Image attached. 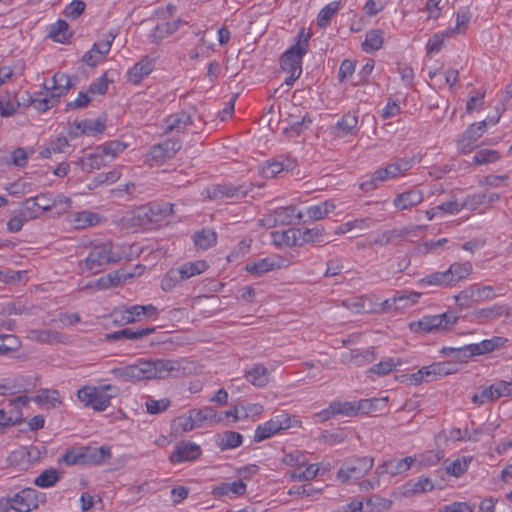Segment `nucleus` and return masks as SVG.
I'll return each mask as SVG.
<instances>
[{"mask_svg": "<svg viewBox=\"0 0 512 512\" xmlns=\"http://www.w3.org/2000/svg\"><path fill=\"white\" fill-rule=\"evenodd\" d=\"M311 33L304 28L297 36V41L292 45L281 58V68L288 74L285 79L287 85H292L302 73V59L307 52Z\"/></svg>", "mask_w": 512, "mask_h": 512, "instance_id": "obj_1", "label": "nucleus"}, {"mask_svg": "<svg viewBox=\"0 0 512 512\" xmlns=\"http://www.w3.org/2000/svg\"><path fill=\"white\" fill-rule=\"evenodd\" d=\"M127 256L125 250L111 242L94 246L84 260L87 271L93 274L101 272L105 266L116 264Z\"/></svg>", "mask_w": 512, "mask_h": 512, "instance_id": "obj_2", "label": "nucleus"}, {"mask_svg": "<svg viewBox=\"0 0 512 512\" xmlns=\"http://www.w3.org/2000/svg\"><path fill=\"white\" fill-rule=\"evenodd\" d=\"M419 161L416 156L402 157L395 162L376 170L370 180L360 184L364 191L375 189L379 183L404 177L407 172Z\"/></svg>", "mask_w": 512, "mask_h": 512, "instance_id": "obj_3", "label": "nucleus"}, {"mask_svg": "<svg viewBox=\"0 0 512 512\" xmlns=\"http://www.w3.org/2000/svg\"><path fill=\"white\" fill-rule=\"evenodd\" d=\"M301 421L285 411L273 416L268 421L257 426L254 432V440L261 442L284 430L301 427Z\"/></svg>", "mask_w": 512, "mask_h": 512, "instance_id": "obj_4", "label": "nucleus"}, {"mask_svg": "<svg viewBox=\"0 0 512 512\" xmlns=\"http://www.w3.org/2000/svg\"><path fill=\"white\" fill-rule=\"evenodd\" d=\"M472 271L470 262L454 263L447 270L434 272L419 280L421 286H449L465 279Z\"/></svg>", "mask_w": 512, "mask_h": 512, "instance_id": "obj_5", "label": "nucleus"}, {"mask_svg": "<svg viewBox=\"0 0 512 512\" xmlns=\"http://www.w3.org/2000/svg\"><path fill=\"white\" fill-rule=\"evenodd\" d=\"M46 500L45 495L33 488H24L12 497L0 499V507L3 510L13 509L17 512H29L36 509L40 503Z\"/></svg>", "mask_w": 512, "mask_h": 512, "instance_id": "obj_6", "label": "nucleus"}, {"mask_svg": "<svg viewBox=\"0 0 512 512\" xmlns=\"http://www.w3.org/2000/svg\"><path fill=\"white\" fill-rule=\"evenodd\" d=\"M115 376L124 381H141L156 378L158 374L157 362L139 361L134 365H127L113 370Z\"/></svg>", "mask_w": 512, "mask_h": 512, "instance_id": "obj_7", "label": "nucleus"}, {"mask_svg": "<svg viewBox=\"0 0 512 512\" xmlns=\"http://www.w3.org/2000/svg\"><path fill=\"white\" fill-rule=\"evenodd\" d=\"M455 321L456 318L450 313L425 316L418 321L410 323V329L420 333H429L432 331L445 332L455 324Z\"/></svg>", "mask_w": 512, "mask_h": 512, "instance_id": "obj_8", "label": "nucleus"}, {"mask_svg": "<svg viewBox=\"0 0 512 512\" xmlns=\"http://www.w3.org/2000/svg\"><path fill=\"white\" fill-rule=\"evenodd\" d=\"M110 388V385L102 388L85 386L77 391V397L85 406H90L96 411H104L110 405L111 395L106 393Z\"/></svg>", "mask_w": 512, "mask_h": 512, "instance_id": "obj_9", "label": "nucleus"}, {"mask_svg": "<svg viewBox=\"0 0 512 512\" xmlns=\"http://www.w3.org/2000/svg\"><path fill=\"white\" fill-rule=\"evenodd\" d=\"M507 339L494 336L490 339H484L478 343L468 344L459 348H443L442 352L446 354L448 351H459L463 352L466 356H478L493 352L494 350L504 346Z\"/></svg>", "mask_w": 512, "mask_h": 512, "instance_id": "obj_10", "label": "nucleus"}, {"mask_svg": "<svg viewBox=\"0 0 512 512\" xmlns=\"http://www.w3.org/2000/svg\"><path fill=\"white\" fill-rule=\"evenodd\" d=\"M373 462V459L370 457H361L349 461L339 469L337 477L343 482L350 479H357L373 467Z\"/></svg>", "mask_w": 512, "mask_h": 512, "instance_id": "obj_11", "label": "nucleus"}, {"mask_svg": "<svg viewBox=\"0 0 512 512\" xmlns=\"http://www.w3.org/2000/svg\"><path fill=\"white\" fill-rule=\"evenodd\" d=\"M297 233L301 235L303 241L305 242H318L322 236V233L319 229H304V230H294L287 229L282 231L281 233H274V241L279 245H296L297 243Z\"/></svg>", "mask_w": 512, "mask_h": 512, "instance_id": "obj_12", "label": "nucleus"}, {"mask_svg": "<svg viewBox=\"0 0 512 512\" xmlns=\"http://www.w3.org/2000/svg\"><path fill=\"white\" fill-rule=\"evenodd\" d=\"M157 60L158 56L156 54L142 57L127 71V82L133 85L140 84L154 70Z\"/></svg>", "mask_w": 512, "mask_h": 512, "instance_id": "obj_13", "label": "nucleus"}, {"mask_svg": "<svg viewBox=\"0 0 512 512\" xmlns=\"http://www.w3.org/2000/svg\"><path fill=\"white\" fill-rule=\"evenodd\" d=\"M201 447L191 441H180L174 445L169 459L173 464L194 461L201 456Z\"/></svg>", "mask_w": 512, "mask_h": 512, "instance_id": "obj_14", "label": "nucleus"}, {"mask_svg": "<svg viewBox=\"0 0 512 512\" xmlns=\"http://www.w3.org/2000/svg\"><path fill=\"white\" fill-rule=\"evenodd\" d=\"M512 396V381H498L473 396L475 403L483 404L501 397Z\"/></svg>", "mask_w": 512, "mask_h": 512, "instance_id": "obj_15", "label": "nucleus"}, {"mask_svg": "<svg viewBox=\"0 0 512 512\" xmlns=\"http://www.w3.org/2000/svg\"><path fill=\"white\" fill-rule=\"evenodd\" d=\"M416 463V457L408 456L402 459L393 458L385 461L379 466L376 472L379 475L387 474L390 476H396L403 474L409 470Z\"/></svg>", "mask_w": 512, "mask_h": 512, "instance_id": "obj_16", "label": "nucleus"}, {"mask_svg": "<svg viewBox=\"0 0 512 512\" xmlns=\"http://www.w3.org/2000/svg\"><path fill=\"white\" fill-rule=\"evenodd\" d=\"M421 294L418 292L404 290L397 292L393 297L382 302V310L395 307L396 309H405L418 302Z\"/></svg>", "mask_w": 512, "mask_h": 512, "instance_id": "obj_17", "label": "nucleus"}, {"mask_svg": "<svg viewBox=\"0 0 512 512\" xmlns=\"http://www.w3.org/2000/svg\"><path fill=\"white\" fill-rule=\"evenodd\" d=\"M247 490V484L243 480L232 482H221L212 488V494L215 497H226L234 499L242 496Z\"/></svg>", "mask_w": 512, "mask_h": 512, "instance_id": "obj_18", "label": "nucleus"}, {"mask_svg": "<svg viewBox=\"0 0 512 512\" xmlns=\"http://www.w3.org/2000/svg\"><path fill=\"white\" fill-rule=\"evenodd\" d=\"M190 122L189 114L184 111L177 112L165 118L162 123V134H171L172 137H175V135L182 132Z\"/></svg>", "mask_w": 512, "mask_h": 512, "instance_id": "obj_19", "label": "nucleus"}, {"mask_svg": "<svg viewBox=\"0 0 512 512\" xmlns=\"http://www.w3.org/2000/svg\"><path fill=\"white\" fill-rule=\"evenodd\" d=\"M284 266V260L279 256H268L246 265L245 269L251 274H263Z\"/></svg>", "mask_w": 512, "mask_h": 512, "instance_id": "obj_20", "label": "nucleus"}, {"mask_svg": "<svg viewBox=\"0 0 512 512\" xmlns=\"http://www.w3.org/2000/svg\"><path fill=\"white\" fill-rule=\"evenodd\" d=\"M424 200L423 192L417 189H411L397 194L393 200V205L397 210H407L417 206Z\"/></svg>", "mask_w": 512, "mask_h": 512, "instance_id": "obj_21", "label": "nucleus"}, {"mask_svg": "<svg viewBox=\"0 0 512 512\" xmlns=\"http://www.w3.org/2000/svg\"><path fill=\"white\" fill-rule=\"evenodd\" d=\"M158 212L149 205H142L133 211L131 222L133 226L148 229L157 221Z\"/></svg>", "mask_w": 512, "mask_h": 512, "instance_id": "obj_22", "label": "nucleus"}, {"mask_svg": "<svg viewBox=\"0 0 512 512\" xmlns=\"http://www.w3.org/2000/svg\"><path fill=\"white\" fill-rule=\"evenodd\" d=\"M107 158L108 157L103 153V151L97 147L94 153H90L86 157L79 158L76 164L83 170L92 172L93 170H99L106 166L109 162Z\"/></svg>", "mask_w": 512, "mask_h": 512, "instance_id": "obj_23", "label": "nucleus"}, {"mask_svg": "<svg viewBox=\"0 0 512 512\" xmlns=\"http://www.w3.org/2000/svg\"><path fill=\"white\" fill-rule=\"evenodd\" d=\"M424 378H426V382L435 381L439 378L447 376L449 374H453L456 372V368L450 362H436L431 365L424 366Z\"/></svg>", "mask_w": 512, "mask_h": 512, "instance_id": "obj_24", "label": "nucleus"}, {"mask_svg": "<svg viewBox=\"0 0 512 512\" xmlns=\"http://www.w3.org/2000/svg\"><path fill=\"white\" fill-rule=\"evenodd\" d=\"M155 331V328H124L119 331L106 334V339L109 341H118L122 339L138 340L145 336L150 335Z\"/></svg>", "mask_w": 512, "mask_h": 512, "instance_id": "obj_25", "label": "nucleus"}, {"mask_svg": "<svg viewBox=\"0 0 512 512\" xmlns=\"http://www.w3.org/2000/svg\"><path fill=\"white\" fill-rule=\"evenodd\" d=\"M84 464L99 465L111 457V449L107 446L82 447Z\"/></svg>", "mask_w": 512, "mask_h": 512, "instance_id": "obj_26", "label": "nucleus"}, {"mask_svg": "<svg viewBox=\"0 0 512 512\" xmlns=\"http://www.w3.org/2000/svg\"><path fill=\"white\" fill-rule=\"evenodd\" d=\"M21 108V102L17 93L3 92L0 94V115L2 117H9Z\"/></svg>", "mask_w": 512, "mask_h": 512, "instance_id": "obj_27", "label": "nucleus"}, {"mask_svg": "<svg viewBox=\"0 0 512 512\" xmlns=\"http://www.w3.org/2000/svg\"><path fill=\"white\" fill-rule=\"evenodd\" d=\"M337 207V203L335 200L330 199L323 202H320L315 205H311L306 208L305 215L310 220H321L332 213Z\"/></svg>", "mask_w": 512, "mask_h": 512, "instance_id": "obj_28", "label": "nucleus"}, {"mask_svg": "<svg viewBox=\"0 0 512 512\" xmlns=\"http://www.w3.org/2000/svg\"><path fill=\"white\" fill-rule=\"evenodd\" d=\"M434 483L428 477H420L417 481H409L402 486V494L405 497L432 491Z\"/></svg>", "mask_w": 512, "mask_h": 512, "instance_id": "obj_29", "label": "nucleus"}, {"mask_svg": "<svg viewBox=\"0 0 512 512\" xmlns=\"http://www.w3.org/2000/svg\"><path fill=\"white\" fill-rule=\"evenodd\" d=\"M199 427L200 425L195 415V410L178 416L172 421V430L175 433L189 432Z\"/></svg>", "mask_w": 512, "mask_h": 512, "instance_id": "obj_30", "label": "nucleus"}, {"mask_svg": "<svg viewBox=\"0 0 512 512\" xmlns=\"http://www.w3.org/2000/svg\"><path fill=\"white\" fill-rule=\"evenodd\" d=\"M384 44V31L381 29H371L366 32L365 39L361 44V49L366 53H372L382 48Z\"/></svg>", "mask_w": 512, "mask_h": 512, "instance_id": "obj_31", "label": "nucleus"}, {"mask_svg": "<svg viewBox=\"0 0 512 512\" xmlns=\"http://www.w3.org/2000/svg\"><path fill=\"white\" fill-rule=\"evenodd\" d=\"M44 88L46 90H52V98L59 99L61 96L65 95L68 90L71 88V79L69 75L65 73H55L52 77V86H46L44 84Z\"/></svg>", "mask_w": 512, "mask_h": 512, "instance_id": "obj_32", "label": "nucleus"}, {"mask_svg": "<svg viewBox=\"0 0 512 512\" xmlns=\"http://www.w3.org/2000/svg\"><path fill=\"white\" fill-rule=\"evenodd\" d=\"M30 338L47 344L66 343L68 336L55 330H32Z\"/></svg>", "mask_w": 512, "mask_h": 512, "instance_id": "obj_33", "label": "nucleus"}, {"mask_svg": "<svg viewBox=\"0 0 512 512\" xmlns=\"http://www.w3.org/2000/svg\"><path fill=\"white\" fill-rule=\"evenodd\" d=\"M76 131L74 132V137H77L82 134L86 135H96L98 133H103L106 126L103 121L100 119L97 120H82L74 123Z\"/></svg>", "mask_w": 512, "mask_h": 512, "instance_id": "obj_34", "label": "nucleus"}, {"mask_svg": "<svg viewBox=\"0 0 512 512\" xmlns=\"http://www.w3.org/2000/svg\"><path fill=\"white\" fill-rule=\"evenodd\" d=\"M193 241L198 249L207 250L216 244L217 234L211 229H201L194 233Z\"/></svg>", "mask_w": 512, "mask_h": 512, "instance_id": "obj_35", "label": "nucleus"}, {"mask_svg": "<svg viewBox=\"0 0 512 512\" xmlns=\"http://www.w3.org/2000/svg\"><path fill=\"white\" fill-rule=\"evenodd\" d=\"M247 380L254 386L263 387L269 381V373L266 367L261 364H255L246 371Z\"/></svg>", "mask_w": 512, "mask_h": 512, "instance_id": "obj_36", "label": "nucleus"}, {"mask_svg": "<svg viewBox=\"0 0 512 512\" xmlns=\"http://www.w3.org/2000/svg\"><path fill=\"white\" fill-rule=\"evenodd\" d=\"M38 453L36 448H20L10 453L8 460L13 465H30L36 457L34 454Z\"/></svg>", "mask_w": 512, "mask_h": 512, "instance_id": "obj_37", "label": "nucleus"}, {"mask_svg": "<svg viewBox=\"0 0 512 512\" xmlns=\"http://www.w3.org/2000/svg\"><path fill=\"white\" fill-rule=\"evenodd\" d=\"M303 217V214L292 206L284 207L276 211L273 224L289 225Z\"/></svg>", "mask_w": 512, "mask_h": 512, "instance_id": "obj_38", "label": "nucleus"}, {"mask_svg": "<svg viewBox=\"0 0 512 512\" xmlns=\"http://www.w3.org/2000/svg\"><path fill=\"white\" fill-rule=\"evenodd\" d=\"M195 415L200 427L212 424H222L221 412H217L211 407H204L202 409L195 410Z\"/></svg>", "mask_w": 512, "mask_h": 512, "instance_id": "obj_39", "label": "nucleus"}, {"mask_svg": "<svg viewBox=\"0 0 512 512\" xmlns=\"http://www.w3.org/2000/svg\"><path fill=\"white\" fill-rule=\"evenodd\" d=\"M319 472L318 464H305L301 469H294L288 477L293 481H309L314 479Z\"/></svg>", "mask_w": 512, "mask_h": 512, "instance_id": "obj_40", "label": "nucleus"}, {"mask_svg": "<svg viewBox=\"0 0 512 512\" xmlns=\"http://www.w3.org/2000/svg\"><path fill=\"white\" fill-rule=\"evenodd\" d=\"M60 479V472L55 468H50L44 470L38 477H36L34 484L41 488H48L54 486Z\"/></svg>", "mask_w": 512, "mask_h": 512, "instance_id": "obj_41", "label": "nucleus"}, {"mask_svg": "<svg viewBox=\"0 0 512 512\" xmlns=\"http://www.w3.org/2000/svg\"><path fill=\"white\" fill-rule=\"evenodd\" d=\"M404 362L401 358L387 357L380 361L379 363L373 365L370 371L377 375H386L389 372L396 369L398 366H401Z\"/></svg>", "mask_w": 512, "mask_h": 512, "instance_id": "obj_42", "label": "nucleus"}, {"mask_svg": "<svg viewBox=\"0 0 512 512\" xmlns=\"http://www.w3.org/2000/svg\"><path fill=\"white\" fill-rule=\"evenodd\" d=\"M453 35V30L452 29H447V30H444V31H441V32H438V33H435L434 35H432L428 41H427V44H426V50L428 53L430 54H435V53H438L443 44H444V41L451 37Z\"/></svg>", "mask_w": 512, "mask_h": 512, "instance_id": "obj_43", "label": "nucleus"}, {"mask_svg": "<svg viewBox=\"0 0 512 512\" xmlns=\"http://www.w3.org/2000/svg\"><path fill=\"white\" fill-rule=\"evenodd\" d=\"M208 265L203 260H197L183 264L178 272L182 279H188L195 275L203 273L207 269Z\"/></svg>", "mask_w": 512, "mask_h": 512, "instance_id": "obj_44", "label": "nucleus"}, {"mask_svg": "<svg viewBox=\"0 0 512 512\" xmlns=\"http://www.w3.org/2000/svg\"><path fill=\"white\" fill-rule=\"evenodd\" d=\"M50 37L59 43H65L71 36L69 32V25L64 20H58L55 24L50 27Z\"/></svg>", "mask_w": 512, "mask_h": 512, "instance_id": "obj_45", "label": "nucleus"}, {"mask_svg": "<svg viewBox=\"0 0 512 512\" xmlns=\"http://www.w3.org/2000/svg\"><path fill=\"white\" fill-rule=\"evenodd\" d=\"M357 123L358 119L355 115L346 114L336 123L335 134L340 137L346 136L353 131Z\"/></svg>", "mask_w": 512, "mask_h": 512, "instance_id": "obj_46", "label": "nucleus"}, {"mask_svg": "<svg viewBox=\"0 0 512 512\" xmlns=\"http://www.w3.org/2000/svg\"><path fill=\"white\" fill-rule=\"evenodd\" d=\"M36 401L41 404H47L51 408L58 407L62 404L60 393L54 389H41L38 391Z\"/></svg>", "mask_w": 512, "mask_h": 512, "instance_id": "obj_47", "label": "nucleus"}, {"mask_svg": "<svg viewBox=\"0 0 512 512\" xmlns=\"http://www.w3.org/2000/svg\"><path fill=\"white\" fill-rule=\"evenodd\" d=\"M332 408L334 409L335 415L344 416H355L361 413L359 400L358 401H345V402H333Z\"/></svg>", "mask_w": 512, "mask_h": 512, "instance_id": "obj_48", "label": "nucleus"}, {"mask_svg": "<svg viewBox=\"0 0 512 512\" xmlns=\"http://www.w3.org/2000/svg\"><path fill=\"white\" fill-rule=\"evenodd\" d=\"M340 9V2L339 1H332L325 5L317 16V23L320 27H326L332 17L339 11Z\"/></svg>", "mask_w": 512, "mask_h": 512, "instance_id": "obj_49", "label": "nucleus"}, {"mask_svg": "<svg viewBox=\"0 0 512 512\" xmlns=\"http://www.w3.org/2000/svg\"><path fill=\"white\" fill-rule=\"evenodd\" d=\"M389 499L373 496L365 500V512H385L391 508Z\"/></svg>", "mask_w": 512, "mask_h": 512, "instance_id": "obj_50", "label": "nucleus"}, {"mask_svg": "<svg viewBox=\"0 0 512 512\" xmlns=\"http://www.w3.org/2000/svg\"><path fill=\"white\" fill-rule=\"evenodd\" d=\"M470 462L471 457H459L446 465V472L451 476L459 477L467 471Z\"/></svg>", "mask_w": 512, "mask_h": 512, "instance_id": "obj_51", "label": "nucleus"}, {"mask_svg": "<svg viewBox=\"0 0 512 512\" xmlns=\"http://www.w3.org/2000/svg\"><path fill=\"white\" fill-rule=\"evenodd\" d=\"M388 402V397L361 399L359 406L361 413H371L383 409Z\"/></svg>", "mask_w": 512, "mask_h": 512, "instance_id": "obj_52", "label": "nucleus"}, {"mask_svg": "<svg viewBox=\"0 0 512 512\" xmlns=\"http://www.w3.org/2000/svg\"><path fill=\"white\" fill-rule=\"evenodd\" d=\"M243 437L235 431H226L220 436L219 445L222 449H234L242 444Z\"/></svg>", "mask_w": 512, "mask_h": 512, "instance_id": "obj_53", "label": "nucleus"}, {"mask_svg": "<svg viewBox=\"0 0 512 512\" xmlns=\"http://www.w3.org/2000/svg\"><path fill=\"white\" fill-rule=\"evenodd\" d=\"M500 159L497 150L483 149L478 151L473 157V163L477 165L495 163Z\"/></svg>", "mask_w": 512, "mask_h": 512, "instance_id": "obj_54", "label": "nucleus"}, {"mask_svg": "<svg viewBox=\"0 0 512 512\" xmlns=\"http://www.w3.org/2000/svg\"><path fill=\"white\" fill-rule=\"evenodd\" d=\"M288 165L284 161L271 160L267 161L262 167V174L266 178H273L282 172Z\"/></svg>", "mask_w": 512, "mask_h": 512, "instance_id": "obj_55", "label": "nucleus"}, {"mask_svg": "<svg viewBox=\"0 0 512 512\" xmlns=\"http://www.w3.org/2000/svg\"><path fill=\"white\" fill-rule=\"evenodd\" d=\"M414 457H416L415 464L420 466H430L440 461L444 457V454L441 451H428L419 455H415Z\"/></svg>", "mask_w": 512, "mask_h": 512, "instance_id": "obj_56", "label": "nucleus"}, {"mask_svg": "<svg viewBox=\"0 0 512 512\" xmlns=\"http://www.w3.org/2000/svg\"><path fill=\"white\" fill-rule=\"evenodd\" d=\"M365 302L366 299L363 297H353L343 301V306L355 314L376 311V309H367Z\"/></svg>", "mask_w": 512, "mask_h": 512, "instance_id": "obj_57", "label": "nucleus"}, {"mask_svg": "<svg viewBox=\"0 0 512 512\" xmlns=\"http://www.w3.org/2000/svg\"><path fill=\"white\" fill-rule=\"evenodd\" d=\"M283 463L294 469H301L306 464L305 453L301 451H294L285 454Z\"/></svg>", "mask_w": 512, "mask_h": 512, "instance_id": "obj_58", "label": "nucleus"}, {"mask_svg": "<svg viewBox=\"0 0 512 512\" xmlns=\"http://www.w3.org/2000/svg\"><path fill=\"white\" fill-rule=\"evenodd\" d=\"M441 211L442 217L447 215H455L459 213L461 210L465 209V204L463 201H459L455 198L450 199L447 202H444L438 205Z\"/></svg>", "mask_w": 512, "mask_h": 512, "instance_id": "obj_59", "label": "nucleus"}, {"mask_svg": "<svg viewBox=\"0 0 512 512\" xmlns=\"http://www.w3.org/2000/svg\"><path fill=\"white\" fill-rule=\"evenodd\" d=\"M447 1L444 0H427L425 9L428 19L437 20L442 14V10L446 6Z\"/></svg>", "mask_w": 512, "mask_h": 512, "instance_id": "obj_60", "label": "nucleus"}, {"mask_svg": "<svg viewBox=\"0 0 512 512\" xmlns=\"http://www.w3.org/2000/svg\"><path fill=\"white\" fill-rule=\"evenodd\" d=\"M38 201L36 197H31L23 201L22 203V211L21 213L28 219L32 220L39 216V211L41 210L38 207Z\"/></svg>", "mask_w": 512, "mask_h": 512, "instance_id": "obj_61", "label": "nucleus"}, {"mask_svg": "<svg viewBox=\"0 0 512 512\" xmlns=\"http://www.w3.org/2000/svg\"><path fill=\"white\" fill-rule=\"evenodd\" d=\"M127 145L123 142L113 140L110 141L99 148L103 151V153L109 158V161L113 160L117 154L124 151Z\"/></svg>", "mask_w": 512, "mask_h": 512, "instance_id": "obj_62", "label": "nucleus"}, {"mask_svg": "<svg viewBox=\"0 0 512 512\" xmlns=\"http://www.w3.org/2000/svg\"><path fill=\"white\" fill-rule=\"evenodd\" d=\"M77 228L96 225L99 222V216L95 213L82 211L76 214L75 220Z\"/></svg>", "mask_w": 512, "mask_h": 512, "instance_id": "obj_63", "label": "nucleus"}, {"mask_svg": "<svg viewBox=\"0 0 512 512\" xmlns=\"http://www.w3.org/2000/svg\"><path fill=\"white\" fill-rule=\"evenodd\" d=\"M474 504L470 502H453L439 508L438 512H473Z\"/></svg>", "mask_w": 512, "mask_h": 512, "instance_id": "obj_64", "label": "nucleus"}]
</instances>
